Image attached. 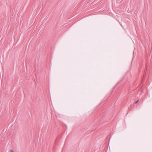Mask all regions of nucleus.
Instances as JSON below:
<instances>
[{"instance_id":"obj_1","label":"nucleus","mask_w":152,"mask_h":152,"mask_svg":"<svg viewBox=\"0 0 152 152\" xmlns=\"http://www.w3.org/2000/svg\"><path fill=\"white\" fill-rule=\"evenodd\" d=\"M139 100H137L135 102V104H137L139 101Z\"/></svg>"},{"instance_id":"obj_2","label":"nucleus","mask_w":152,"mask_h":152,"mask_svg":"<svg viewBox=\"0 0 152 152\" xmlns=\"http://www.w3.org/2000/svg\"><path fill=\"white\" fill-rule=\"evenodd\" d=\"M10 151L11 152H14L13 150H10Z\"/></svg>"}]
</instances>
